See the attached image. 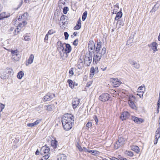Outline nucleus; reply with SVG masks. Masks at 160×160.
Instances as JSON below:
<instances>
[{
    "label": "nucleus",
    "mask_w": 160,
    "mask_h": 160,
    "mask_svg": "<svg viewBox=\"0 0 160 160\" xmlns=\"http://www.w3.org/2000/svg\"><path fill=\"white\" fill-rule=\"evenodd\" d=\"M62 122L64 129L66 131L69 130L74 123V117L70 114H65L62 118Z\"/></svg>",
    "instance_id": "f257e3e1"
},
{
    "label": "nucleus",
    "mask_w": 160,
    "mask_h": 160,
    "mask_svg": "<svg viewBox=\"0 0 160 160\" xmlns=\"http://www.w3.org/2000/svg\"><path fill=\"white\" fill-rule=\"evenodd\" d=\"M65 44V43H62L61 41H58L57 42V49L62 59L64 61L66 60L68 56V54L63 53L64 51L63 46Z\"/></svg>",
    "instance_id": "f03ea898"
},
{
    "label": "nucleus",
    "mask_w": 160,
    "mask_h": 160,
    "mask_svg": "<svg viewBox=\"0 0 160 160\" xmlns=\"http://www.w3.org/2000/svg\"><path fill=\"white\" fill-rule=\"evenodd\" d=\"M126 140V138L119 136L118 141L116 142L114 145V148L116 149H118L123 144L124 142Z\"/></svg>",
    "instance_id": "7ed1b4c3"
},
{
    "label": "nucleus",
    "mask_w": 160,
    "mask_h": 160,
    "mask_svg": "<svg viewBox=\"0 0 160 160\" xmlns=\"http://www.w3.org/2000/svg\"><path fill=\"white\" fill-rule=\"evenodd\" d=\"M92 56L89 53L88 54H86L84 57V63L88 66H89L92 61Z\"/></svg>",
    "instance_id": "20e7f679"
},
{
    "label": "nucleus",
    "mask_w": 160,
    "mask_h": 160,
    "mask_svg": "<svg viewBox=\"0 0 160 160\" xmlns=\"http://www.w3.org/2000/svg\"><path fill=\"white\" fill-rule=\"evenodd\" d=\"M110 98V95L107 93L102 94L99 97V99L102 102L108 101Z\"/></svg>",
    "instance_id": "39448f33"
},
{
    "label": "nucleus",
    "mask_w": 160,
    "mask_h": 160,
    "mask_svg": "<svg viewBox=\"0 0 160 160\" xmlns=\"http://www.w3.org/2000/svg\"><path fill=\"white\" fill-rule=\"evenodd\" d=\"M110 81L112 83V85L114 87H118L122 83L118 78H112L110 79Z\"/></svg>",
    "instance_id": "423d86ee"
},
{
    "label": "nucleus",
    "mask_w": 160,
    "mask_h": 160,
    "mask_svg": "<svg viewBox=\"0 0 160 160\" xmlns=\"http://www.w3.org/2000/svg\"><path fill=\"white\" fill-rule=\"evenodd\" d=\"M55 97V96L54 94L48 93L46 95L43 97V100L44 102H46L51 100Z\"/></svg>",
    "instance_id": "0eeeda50"
},
{
    "label": "nucleus",
    "mask_w": 160,
    "mask_h": 160,
    "mask_svg": "<svg viewBox=\"0 0 160 160\" xmlns=\"http://www.w3.org/2000/svg\"><path fill=\"white\" fill-rule=\"evenodd\" d=\"M27 24V22L25 21H23L22 23H19L18 24V26L17 28L14 30V34L15 35H17L19 32V31L18 30H20L21 27H24L25 25H26Z\"/></svg>",
    "instance_id": "6e6552de"
},
{
    "label": "nucleus",
    "mask_w": 160,
    "mask_h": 160,
    "mask_svg": "<svg viewBox=\"0 0 160 160\" xmlns=\"http://www.w3.org/2000/svg\"><path fill=\"white\" fill-rule=\"evenodd\" d=\"M11 53L12 55V58L14 60L17 61L19 59V52L18 50H12L11 51Z\"/></svg>",
    "instance_id": "1a4fd4ad"
},
{
    "label": "nucleus",
    "mask_w": 160,
    "mask_h": 160,
    "mask_svg": "<svg viewBox=\"0 0 160 160\" xmlns=\"http://www.w3.org/2000/svg\"><path fill=\"white\" fill-rule=\"evenodd\" d=\"M67 17L65 15H63L61 16L60 21V23H62V26H65L68 24V22L67 21Z\"/></svg>",
    "instance_id": "9d476101"
},
{
    "label": "nucleus",
    "mask_w": 160,
    "mask_h": 160,
    "mask_svg": "<svg viewBox=\"0 0 160 160\" xmlns=\"http://www.w3.org/2000/svg\"><path fill=\"white\" fill-rule=\"evenodd\" d=\"M160 138V128H158L155 132L154 144H156L158 142V139Z\"/></svg>",
    "instance_id": "9b49d317"
},
{
    "label": "nucleus",
    "mask_w": 160,
    "mask_h": 160,
    "mask_svg": "<svg viewBox=\"0 0 160 160\" xmlns=\"http://www.w3.org/2000/svg\"><path fill=\"white\" fill-rule=\"evenodd\" d=\"M80 99L75 98L73 99L72 102V106L74 109L76 108L80 102Z\"/></svg>",
    "instance_id": "f8f14e48"
},
{
    "label": "nucleus",
    "mask_w": 160,
    "mask_h": 160,
    "mask_svg": "<svg viewBox=\"0 0 160 160\" xmlns=\"http://www.w3.org/2000/svg\"><path fill=\"white\" fill-rule=\"evenodd\" d=\"M102 55L99 54L97 53L96 55H94L93 58V62L97 64L100 60Z\"/></svg>",
    "instance_id": "ddd939ff"
},
{
    "label": "nucleus",
    "mask_w": 160,
    "mask_h": 160,
    "mask_svg": "<svg viewBox=\"0 0 160 160\" xmlns=\"http://www.w3.org/2000/svg\"><path fill=\"white\" fill-rule=\"evenodd\" d=\"M129 116L128 112H124L122 114L120 118L122 120H126L128 118Z\"/></svg>",
    "instance_id": "4468645a"
},
{
    "label": "nucleus",
    "mask_w": 160,
    "mask_h": 160,
    "mask_svg": "<svg viewBox=\"0 0 160 160\" xmlns=\"http://www.w3.org/2000/svg\"><path fill=\"white\" fill-rule=\"evenodd\" d=\"M132 119L135 122L138 123H141L143 122V120L141 118H138L134 116H132Z\"/></svg>",
    "instance_id": "2eb2a0df"
},
{
    "label": "nucleus",
    "mask_w": 160,
    "mask_h": 160,
    "mask_svg": "<svg viewBox=\"0 0 160 160\" xmlns=\"http://www.w3.org/2000/svg\"><path fill=\"white\" fill-rule=\"evenodd\" d=\"M66 48L65 49H64L63 53L64 54L66 53L68 54V53H69L71 51V48L70 45L69 44H66L65 43Z\"/></svg>",
    "instance_id": "dca6fc26"
},
{
    "label": "nucleus",
    "mask_w": 160,
    "mask_h": 160,
    "mask_svg": "<svg viewBox=\"0 0 160 160\" xmlns=\"http://www.w3.org/2000/svg\"><path fill=\"white\" fill-rule=\"evenodd\" d=\"M10 16L9 13L3 12L0 14V20H3L5 18H8Z\"/></svg>",
    "instance_id": "f3484780"
},
{
    "label": "nucleus",
    "mask_w": 160,
    "mask_h": 160,
    "mask_svg": "<svg viewBox=\"0 0 160 160\" xmlns=\"http://www.w3.org/2000/svg\"><path fill=\"white\" fill-rule=\"evenodd\" d=\"M149 47H151L152 50L154 52L158 51L157 43L155 42H153L151 44L148 45Z\"/></svg>",
    "instance_id": "a211bd4d"
},
{
    "label": "nucleus",
    "mask_w": 160,
    "mask_h": 160,
    "mask_svg": "<svg viewBox=\"0 0 160 160\" xmlns=\"http://www.w3.org/2000/svg\"><path fill=\"white\" fill-rule=\"evenodd\" d=\"M129 62L132 65L134 66V68H136L138 69L140 67V65L139 63H137L136 61L132 60L131 59H129Z\"/></svg>",
    "instance_id": "6ab92c4d"
},
{
    "label": "nucleus",
    "mask_w": 160,
    "mask_h": 160,
    "mask_svg": "<svg viewBox=\"0 0 160 160\" xmlns=\"http://www.w3.org/2000/svg\"><path fill=\"white\" fill-rule=\"evenodd\" d=\"M102 44V42L100 41L97 42V47L96 48H95V49H94L95 50V52L97 53L98 54V52H100V50L101 49Z\"/></svg>",
    "instance_id": "aec40b11"
},
{
    "label": "nucleus",
    "mask_w": 160,
    "mask_h": 160,
    "mask_svg": "<svg viewBox=\"0 0 160 160\" xmlns=\"http://www.w3.org/2000/svg\"><path fill=\"white\" fill-rule=\"evenodd\" d=\"M88 47L89 49H90L91 50L95 49V45L93 41L90 40L89 42Z\"/></svg>",
    "instance_id": "412c9836"
},
{
    "label": "nucleus",
    "mask_w": 160,
    "mask_h": 160,
    "mask_svg": "<svg viewBox=\"0 0 160 160\" xmlns=\"http://www.w3.org/2000/svg\"><path fill=\"white\" fill-rule=\"evenodd\" d=\"M51 145L54 149H55L57 147L58 142L54 138L53 140L51 141Z\"/></svg>",
    "instance_id": "4be33fe9"
},
{
    "label": "nucleus",
    "mask_w": 160,
    "mask_h": 160,
    "mask_svg": "<svg viewBox=\"0 0 160 160\" xmlns=\"http://www.w3.org/2000/svg\"><path fill=\"white\" fill-rule=\"evenodd\" d=\"M28 15L27 13H24L22 15L19 16L18 19L19 21H20L21 20L25 21V20L27 19V16Z\"/></svg>",
    "instance_id": "5701e85b"
},
{
    "label": "nucleus",
    "mask_w": 160,
    "mask_h": 160,
    "mask_svg": "<svg viewBox=\"0 0 160 160\" xmlns=\"http://www.w3.org/2000/svg\"><path fill=\"white\" fill-rule=\"evenodd\" d=\"M34 58V56L33 54H31L28 60V62L26 63V66L28 65V64H31L33 62V59Z\"/></svg>",
    "instance_id": "b1692460"
},
{
    "label": "nucleus",
    "mask_w": 160,
    "mask_h": 160,
    "mask_svg": "<svg viewBox=\"0 0 160 160\" xmlns=\"http://www.w3.org/2000/svg\"><path fill=\"white\" fill-rule=\"evenodd\" d=\"M81 20L80 18H79L77 22L76 25L74 27V29L75 30H79L81 28Z\"/></svg>",
    "instance_id": "393cba45"
},
{
    "label": "nucleus",
    "mask_w": 160,
    "mask_h": 160,
    "mask_svg": "<svg viewBox=\"0 0 160 160\" xmlns=\"http://www.w3.org/2000/svg\"><path fill=\"white\" fill-rule=\"evenodd\" d=\"M42 151H43L44 154H46L48 153L50 151L49 148L45 145L43 146L41 148Z\"/></svg>",
    "instance_id": "a878e982"
},
{
    "label": "nucleus",
    "mask_w": 160,
    "mask_h": 160,
    "mask_svg": "<svg viewBox=\"0 0 160 160\" xmlns=\"http://www.w3.org/2000/svg\"><path fill=\"white\" fill-rule=\"evenodd\" d=\"M57 160H66V156L63 154H60L58 156Z\"/></svg>",
    "instance_id": "bb28decb"
},
{
    "label": "nucleus",
    "mask_w": 160,
    "mask_h": 160,
    "mask_svg": "<svg viewBox=\"0 0 160 160\" xmlns=\"http://www.w3.org/2000/svg\"><path fill=\"white\" fill-rule=\"evenodd\" d=\"M121 11V9L119 12L117 13V14L115 18V20H118L119 18L122 17V13Z\"/></svg>",
    "instance_id": "cd10ccee"
},
{
    "label": "nucleus",
    "mask_w": 160,
    "mask_h": 160,
    "mask_svg": "<svg viewBox=\"0 0 160 160\" xmlns=\"http://www.w3.org/2000/svg\"><path fill=\"white\" fill-rule=\"evenodd\" d=\"M131 149L137 153H138L139 152V148L136 146L134 145L132 146Z\"/></svg>",
    "instance_id": "c85d7f7f"
},
{
    "label": "nucleus",
    "mask_w": 160,
    "mask_h": 160,
    "mask_svg": "<svg viewBox=\"0 0 160 160\" xmlns=\"http://www.w3.org/2000/svg\"><path fill=\"white\" fill-rule=\"evenodd\" d=\"M128 104H129V106L132 109H135L136 108V106L134 103L133 102L132 100L129 99L128 100Z\"/></svg>",
    "instance_id": "c756f323"
},
{
    "label": "nucleus",
    "mask_w": 160,
    "mask_h": 160,
    "mask_svg": "<svg viewBox=\"0 0 160 160\" xmlns=\"http://www.w3.org/2000/svg\"><path fill=\"white\" fill-rule=\"evenodd\" d=\"M67 82L69 84V86L72 88H74L75 83H73L72 80L71 79H68L67 81Z\"/></svg>",
    "instance_id": "7c9ffc66"
},
{
    "label": "nucleus",
    "mask_w": 160,
    "mask_h": 160,
    "mask_svg": "<svg viewBox=\"0 0 160 160\" xmlns=\"http://www.w3.org/2000/svg\"><path fill=\"white\" fill-rule=\"evenodd\" d=\"M145 87L144 85L139 87L137 91V92H144L145 91Z\"/></svg>",
    "instance_id": "2f4dec72"
},
{
    "label": "nucleus",
    "mask_w": 160,
    "mask_h": 160,
    "mask_svg": "<svg viewBox=\"0 0 160 160\" xmlns=\"http://www.w3.org/2000/svg\"><path fill=\"white\" fill-rule=\"evenodd\" d=\"M45 107L46 109L49 111H52L54 108L53 106L51 105L46 106Z\"/></svg>",
    "instance_id": "473e14b6"
},
{
    "label": "nucleus",
    "mask_w": 160,
    "mask_h": 160,
    "mask_svg": "<svg viewBox=\"0 0 160 160\" xmlns=\"http://www.w3.org/2000/svg\"><path fill=\"white\" fill-rule=\"evenodd\" d=\"M23 75L24 73L22 71H20L18 73L17 77L18 78L21 79L22 78Z\"/></svg>",
    "instance_id": "72a5a7b5"
},
{
    "label": "nucleus",
    "mask_w": 160,
    "mask_h": 160,
    "mask_svg": "<svg viewBox=\"0 0 160 160\" xmlns=\"http://www.w3.org/2000/svg\"><path fill=\"white\" fill-rule=\"evenodd\" d=\"M106 52V48L105 47H104L102 49L101 52H99L98 54H100L102 56L104 55L105 54Z\"/></svg>",
    "instance_id": "f704fd0d"
},
{
    "label": "nucleus",
    "mask_w": 160,
    "mask_h": 160,
    "mask_svg": "<svg viewBox=\"0 0 160 160\" xmlns=\"http://www.w3.org/2000/svg\"><path fill=\"white\" fill-rule=\"evenodd\" d=\"M87 11L84 12L83 13L82 16V19L83 21H85L87 18Z\"/></svg>",
    "instance_id": "c9c22d12"
},
{
    "label": "nucleus",
    "mask_w": 160,
    "mask_h": 160,
    "mask_svg": "<svg viewBox=\"0 0 160 160\" xmlns=\"http://www.w3.org/2000/svg\"><path fill=\"white\" fill-rule=\"evenodd\" d=\"M95 69L93 67H92L90 69V75L92 77L94 74Z\"/></svg>",
    "instance_id": "e433bc0d"
},
{
    "label": "nucleus",
    "mask_w": 160,
    "mask_h": 160,
    "mask_svg": "<svg viewBox=\"0 0 160 160\" xmlns=\"http://www.w3.org/2000/svg\"><path fill=\"white\" fill-rule=\"evenodd\" d=\"M119 7L118 4H116L114 6V9L113 11H115V14L116 13V12L118 11Z\"/></svg>",
    "instance_id": "4c0bfd02"
},
{
    "label": "nucleus",
    "mask_w": 160,
    "mask_h": 160,
    "mask_svg": "<svg viewBox=\"0 0 160 160\" xmlns=\"http://www.w3.org/2000/svg\"><path fill=\"white\" fill-rule=\"evenodd\" d=\"M117 24H119L120 26H123L124 25V22L122 20H118Z\"/></svg>",
    "instance_id": "58836bf2"
},
{
    "label": "nucleus",
    "mask_w": 160,
    "mask_h": 160,
    "mask_svg": "<svg viewBox=\"0 0 160 160\" xmlns=\"http://www.w3.org/2000/svg\"><path fill=\"white\" fill-rule=\"evenodd\" d=\"M69 10L68 8L66 7L63 8V12L64 14H66L68 12Z\"/></svg>",
    "instance_id": "ea45409f"
},
{
    "label": "nucleus",
    "mask_w": 160,
    "mask_h": 160,
    "mask_svg": "<svg viewBox=\"0 0 160 160\" xmlns=\"http://www.w3.org/2000/svg\"><path fill=\"white\" fill-rule=\"evenodd\" d=\"M49 157V156L48 154L45 155L41 160H47L48 158Z\"/></svg>",
    "instance_id": "a19ab883"
},
{
    "label": "nucleus",
    "mask_w": 160,
    "mask_h": 160,
    "mask_svg": "<svg viewBox=\"0 0 160 160\" xmlns=\"http://www.w3.org/2000/svg\"><path fill=\"white\" fill-rule=\"evenodd\" d=\"M81 63L82 64V65H81L80 64H79L77 65L78 68L79 69H82L83 66L82 62H81Z\"/></svg>",
    "instance_id": "79ce46f5"
},
{
    "label": "nucleus",
    "mask_w": 160,
    "mask_h": 160,
    "mask_svg": "<svg viewBox=\"0 0 160 160\" xmlns=\"http://www.w3.org/2000/svg\"><path fill=\"white\" fill-rule=\"evenodd\" d=\"M4 108L5 106L4 104L0 103V112L2 111Z\"/></svg>",
    "instance_id": "37998d69"
},
{
    "label": "nucleus",
    "mask_w": 160,
    "mask_h": 160,
    "mask_svg": "<svg viewBox=\"0 0 160 160\" xmlns=\"http://www.w3.org/2000/svg\"><path fill=\"white\" fill-rule=\"evenodd\" d=\"M64 35L65 36V40H67L69 37V34L67 32H64Z\"/></svg>",
    "instance_id": "c03bdc74"
},
{
    "label": "nucleus",
    "mask_w": 160,
    "mask_h": 160,
    "mask_svg": "<svg viewBox=\"0 0 160 160\" xmlns=\"http://www.w3.org/2000/svg\"><path fill=\"white\" fill-rule=\"evenodd\" d=\"M92 125V123L91 122H88L86 124V126L88 128L91 127Z\"/></svg>",
    "instance_id": "a18cd8bd"
},
{
    "label": "nucleus",
    "mask_w": 160,
    "mask_h": 160,
    "mask_svg": "<svg viewBox=\"0 0 160 160\" xmlns=\"http://www.w3.org/2000/svg\"><path fill=\"white\" fill-rule=\"evenodd\" d=\"M78 39H76L73 42V45H74V46H77L78 44Z\"/></svg>",
    "instance_id": "49530a36"
},
{
    "label": "nucleus",
    "mask_w": 160,
    "mask_h": 160,
    "mask_svg": "<svg viewBox=\"0 0 160 160\" xmlns=\"http://www.w3.org/2000/svg\"><path fill=\"white\" fill-rule=\"evenodd\" d=\"M94 119L95 122L96 124H97L98 122V119L96 116L94 115L93 117Z\"/></svg>",
    "instance_id": "de8ad7c7"
},
{
    "label": "nucleus",
    "mask_w": 160,
    "mask_h": 160,
    "mask_svg": "<svg viewBox=\"0 0 160 160\" xmlns=\"http://www.w3.org/2000/svg\"><path fill=\"white\" fill-rule=\"evenodd\" d=\"M77 147L78 149L79 150L80 152H82L83 150V149L81 147V146L78 143Z\"/></svg>",
    "instance_id": "09e8293b"
},
{
    "label": "nucleus",
    "mask_w": 160,
    "mask_h": 160,
    "mask_svg": "<svg viewBox=\"0 0 160 160\" xmlns=\"http://www.w3.org/2000/svg\"><path fill=\"white\" fill-rule=\"evenodd\" d=\"M138 92V94H137V95H138L140 98L142 97L143 93L144 92Z\"/></svg>",
    "instance_id": "8fccbe9b"
},
{
    "label": "nucleus",
    "mask_w": 160,
    "mask_h": 160,
    "mask_svg": "<svg viewBox=\"0 0 160 160\" xmlns=\"http://www.w3.org/2000/svg\"><path fill=\"white\" fill-rule=\"evenodd\" d=\"M157 9V8L156 7V5H155L153 7V8H152L151 10V11L152 12H154Z\"/></svg>",
    "instance_id": "3c124183"
},
{
    "label": "nucleus",
    "mask_w": 160,
    "mask_h": 160,
    "mask_svg": "<svg viewBox=\"0 0 160 160\" xmlns=\"http://www.w3.org/2000/svg\"><path fill=\"white\" fill-rule=\"evenodd\" d=\"M27 126L29 127H32L35 126L34 124L33 123H29L27 124Z\"/></svg>",
    "instance_id": "603ef678"
},
{
    "label": "nucleus",
    "mask_w": 160,
    "mask_h": 160,
    "mask_svg": "<svg viewBox=\"0 0 160 160\" xmlns=\"http://www.w3.org/2000/svg\"><path fill=\"white\" fill-rule=\"evenodd\" d=\"M127 154L128 155L131 157L133 155V153L132 152L128 151V152L127 153Z\"/></svg>",
    "instance_id": "864d4df0"
},
{
    "label": "nucleus",
    "mask_w": 160,
    "mask_h": 160,
    "mask_svg": "<svg viewBox=\"0 0 160 160\" xmlns=\"http://www.w3.org/2000/svg\"><path fill=\"white\" fill-rule=\"evenodd\" d=\"M8 73H10V74H12L13 73V70L12 69L10 68L8 69Z\"/></svg>",
    "instance_id": "5fc2aeb1"
},
{
    "label": "nucleus",
    "mask_w": 160,
    "mask_h": 160,
    "mask_svg": "<svg viewBox=\"0 0 160 160\" xmlns=\"http://www.w3.org/2000/svg\"><path fill=\"white\" fill-rule=\"evenodd\" d=\"M53 33H54V32H53V30H50L48 31L47 34H48L49 35H51Z\"/></svg>",
    "instance_id": "6e6d98bb"
},
{
    "label": "nucleus",
    "mask_w": 160,
    "mask_h": 160,
    "mask_svg": "<svg viewBox=\"0 0 160 160\" xmlns=\"http://www.w3.org/2000/svg\"><path fill=\"white\" fill-rule=\"evenodd\" d=\"M24 39L26 41H29L30 38H29V36H26L24 38Z\"/></svg>",
    "instance_id": "4d7b16f0"
},
{
    "label": "nucleus",
    "mask_w": 160,
    "mask_h": 160,
    "mask_svg": "<svg viewBox=\"0 0 160 160\" xmlns=\"http://www.w3.org/2000/svg\"><path fill=\"white\" fill-rule=\"evenodd\" d=\"M40 121L39 120H37L34 122L35 125L38 124L40 122Z\"/></svg>",
    "instance_id": "13d9d810"
},
{
    "label": "nucleus",
    "mask_w": 160,
    "mask_h": 160,
    "mask_svg": "<svg viewBox=\"0 0 160 160\" xmlns=\"http://www.w3.org/2000/svg\"><path fill=\"white\" fill-rule=\"evenodd\" d=\"M91 153L92 155H95L97 154V151L92 150Z\"/></svg>",
    "instance_id": "bf43d9fd"
},
{
    "label": "nucleus",
    "mask_w": 160,
    "mask_h": 160,
    "mask_svg": "<svg viewBox=\"0 0 160 160\" xmlns=\"http://www.w3.org/2000/svg\"><path fill=\"white\" fill-rule=\"evenodd\" d=\"M69 73L70 74H71L72 75L73 74V70L72 68L69 70Z\"/></svg>",
    "instance_id": "052dcab7"
},
{
    "label": "nucleus",
    "mask_w": 160,
    "mask_h": 160,
    "mask_svg": "<svg viewBox=\"0 0 160 160\" xmlns=\"http://www.w3.org/2000/svg\"><path fill=\"white\" fill-rule=\"evenodd\" d=\"M92 83L91 82H88L87 84L86 87H89L91 85Z\"/></svg>",
    "instance_id": "680f3d73"
},
{
    "label": "nucleus",
    "mask_w": 160,
    "mask_h": 160,
    "mask_svg": "<svg viewBox=\"0 0 160 160\" xmlns=\"http://www.w3.org/2000/svg\"><path fill=\"white\" fill-rule=\"evenodd\" d=\"M111 160H119V159L114 157H112L110 158Z\"/></svg>",
    "instance_id": "e2e57ef3"
},
{
    "label": "nucleus",
    "mask_w": 160,
    "mask_h": 160,
    "mask_svg": "<svg viewBox=\"0 0 160 160\" xmlns=\"http://www.w3.org/2000/svg\"><path fill=\"white\" fill-rule=\"evenodd\" d=\"M48 34H47L45 36V38H44V41H45L46 40H48Z\"/></svg>",
    "instance_id": "0e129e2a"
},
{
    "label": "nucleus",
    "mask_w": 160,
    "mask_h": 160,
    "mask_svg": "<svg viewBox=\"0 0 160 160\" xmlns=\"http://www.w3.org/2000/svg\"><path fill=\"white\" fill-rule=\"evenodd\" d=\"M119 160H127V159L125 158H123L121 157L119 158Z\"/></svg>",
    "instance_id": "69168bd1"
},
{
    "label": "nucleus",
    "mask_w": 160,
    "mask_h": 160,
    "mask_svg": "<svg viewBox=\"0 0 160 160\" xmlns=\"http://www.w3.org/2000/svg\"><path fill=\"white\" fill-rule=\"evenodd\" d=\"M39 152L38 149H37L35 152V154L36 155H38L39 154Z\"/></svg>",
    "instance_id": "338daca9"
},
{
    "label": "nucleus",
    "mask_w": 160,
    "mask_h": 160,
    "mask_svg": "<svg viewBox=\"0 0 160 160\" xmlns=\"http://www.w3.org/2000/svg\"><path fill=\"white\" fill-rule=\"evenodd\" d=\"M160 105V98H158V102L157 106H159Z\"/></svg>",
    "instance_id": "774afa93"
}]
</instances>
